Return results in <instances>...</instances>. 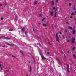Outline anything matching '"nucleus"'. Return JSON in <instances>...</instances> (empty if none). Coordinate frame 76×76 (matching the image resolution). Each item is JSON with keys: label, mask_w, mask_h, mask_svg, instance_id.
I'll use <instances>...</instances> for the list:
<instances>
[{"label": "nucleus", "mask_w": 76, "mask_h": 76, "mask_svg": "<svg viewBox=\"0 0 76 76\" xmlns=\"http://www.w3.org/2000/svg\"><path fill=\"white\" fill-rule=\"evenodd\" d=\"M56 37L57 38V39L56 40V41H58V42H59V38L57 36V33L56 34Z\"/></svg>", "instance_id": "nucleus-1"}, {"label": "nucleus", "mask_w": 76, "mask_h": 76, "mask_svg": "<svg viewBox=\"0 0 76 76\" xmlns=\"http://www.w3.org/2000/svg\"><path fill=\"white\" fill-rule=\"evenodd\" d=\"M75 38H74L72 39V43H75Z\"/></svg>", "instance_id": "nucleus-2"}, {"label": "nucleus", "mask_w": 76, "mask_h": 76, "mask_svg": "<svg viewBox=\"0 0 76 76\" xmlns=\"http://www.w3.org/2000/svg\"><path fill=\"white\" fill-rule=\"evenodd\" d=\"M42 58L43 59V60H45V58L44 56V55H42L41 56Z\"/></svg>", "instance_id": "nucleus-3"}, {"label": "nucleus", "mask_w": 76, "mask_h": 76, "mask_svg": "<svg viewBox=\"0 0 76 76\" xmlns=\"http://www.w3.org/2000/svg\"><path fill=\"white\" fill-rule=\"evenodd\" d=\"M52 7L53 8V10H54V12H56V11H57V8H56L55 7Z\"/></svg>", "instance_id": "nucleus-4"}, {"label": "nucleus", "mask_w": 76, "mask_h": 76, "mask_svg": "<svg viewBox=\"0 0 76 76\" xmlns=\"http://www.w3.org/2000/svg\"><path fill=\"white\" fill-rule=\"evenodd\" d=\"M25 27H23L22 28L21 30L23 32V31H25Z\"/></svg>", "instance_id": "nucleus-5"}, {"label": "nucleus", "mask_w": 76, "mask_h": 76, "mask_svg": "<svg viewBox=\"0 0 76 76\" xmlns=\"http://www.w3.org/2000/svg\"><path fill=\"white\" fill-rule=\"evenodd\" d=\"M51 3L54 6V0H52L51 1Z\"/></svg>", "instance_id": "nucleus-6"}, {"label": "nucleus", "mask_w": 76, "mask_h": 76, "mask_svg": "<svg viewBox=\"0 0 76 76\" xmlns=\"http://www.w3.org/2000/svg\"><path fill=\"white\" fill-rule=\"evenodd\" d=\"M4 39H10V38H8L7 37H4Z\"/></svg>", "instance_id": "nucleus-7"}, {"label": "nucleus", "mask_w": 76, "mask_h": 76, "mask_svg": "<svg viewBox=\"0 0 76 76\" xmlns=\"http://www.w3.org/2000/svg\"><path fill=\"white\" fill-rule=\"evenodd\" d=\"M73 57H74V58H75V59H76V56H75V54H73Z\"/></svg>", "instance_id": "nucleus-8"}, {"label": "nucleus", "mask_w": 76, "mask_h": 76, "mask_svg": "<svg viewBox=\"0 0 76 76\" xmlns=\"http://www.w3.org/2000/svg\"><path fill=\"white\" fill-rule=\"evenodd\" d=\"M30 70L29 72H30V73L31 74V72L32 71V68H31V66H30Z\"/></svg>", "instance_id": "nucleus-9"}, {"label": "nucleus", "mask_w": 76, "mask_h": 76, "mask_svg": "<svg viewBox=\"0 0 76 76\" xmlns=\"http://www.w3.org/2000/svg\"><path fill=\"white\" fill-rule=\"evenodd\" d=\"M2 66L1 64H0V68H1V70H2L3 69H2V67H1Z\"/></svg>", "instance_id": "nucleus-10"}, {"label": "nucleus", "mask_w": 76, "mask_h": 76, "mask_svg": "<svg viewBox=\"0 0 76 76\" xmlns=\"http://www.w3.org/2000/svg\"><path fill=\"white\" fill-rule=\"evenodd\" d=\"M53 13H54V12H52L50 13V14L51 15V16H53Z\"/></svg>", "instance_id": "nucleus-11"}, {"label": "nucleus", "mask_w": 76, "mask_h": 76, "mask_svg": "<svg viewBox=\"0 0 76 76\" xmlns=\"http://www.w3.org/2000/svg\"><path fill=\"white\" fill-rule=\"evenodd\" d=\"M34 5L37 4V1L34 2Z\"/></svg>", "instance_id": "nucleus-12"}, {"label": "nucleus", "mask_w": 76, "mask_h": 76, "mask_svg": "<svg viewBox=\"0 0 76 76\" xmlns=\"http://www.w3.org/2000/svg\"><path fill=\"white\" fill-rule=\"evenodd\" d=\"M43 26H47V25L46 24H43Z\"/></svg>", "instance_id": "nucleus-13"}, {"label": "nucleus", "mask_w": 76, "mask_h": 76, "mask_svg": "<svg viewBox=\"0 0 76 76\" xmlns=\"http://www.w3.org/2000/svg\"><path fill=\"white\" fill-rule=\"evenodd\" d=\"M73 34H76V31H75V30H73Z\"/></svg>", "instance_id": "nucleus-14"}, {"label": "nucleus", "mask_w": 76, "mask_h": 76, "mask_svg": "<svg viewBox=\"0 0 76 76\" xmlns=\"http://www.w3.org/2000/svg\"><path fill=\"white\" fill-rule=\"evenodd\" d=\"M71 16H74V15H75V13H71Z\"/></svg>", "instance_id": "nucleus-15"}, {"label": "nucleus", "mask_w": 76, "mask_h": 76, "mask_svg": "<svg viewBox=\"0 0 76 76\" xmlns=\"http://www.w3.org/2000/svg\"><path fill=\"white\" fill-rule=\"evenodd\" d=\"M75 48H76L75 47H73V48H72V50H73V51H74L75 50Z\"/></svg>", "instance_id": "nucleus-16"}, {"label": "nucleus", "mask_w": 76, "mask_h": 76, "mask_svg": "<svg viewBox=\"0 0 76 76\" xmlns=\"http://www.w3.org/2000/svg\"><path fill=\"white\" fill-rule=\"evenodd\" d=\"M9 31H13V29H9Z\"/></svg>", "instance_id": "nucleus-17"}, {"label": "nucleus", "mask_w": 76, "mask_h": 76, "mask_svg": "<svg viewBox=\"0 0 76 76\" xmlns=\"http://www.w3.org/2000/svg\"><path fill=\"white\" fill-rule=\"evenodd\" d=\"M57 15V13L55 12V17H56V16Z\"/></svg>", "instance_id": "nucleus-18"}, {"label": "nucleus", "mask_w": 76, "mask_h": 76, "mask_svg": "<svg viewBox=\"0 0 76 76\" xmlns=\"http://www.w3.org/2000/svg\"><path fill=\"white\" fill-rule=\"evenodd\" d=\"M72 4H71V3H69V6H71Z\"/></svg>", "instance_id": "nucleus-19"}, {"label": "nucleus", "mask_w": 76, "mask_h": 76, "mask_svg": "<svg viewBox=\"0 0 76 76\" xmlns=\"http://www.w3.org/2000/svg\"><path fill=\"white\" fill-rule=\"evenodd\" d=\"M64 54V57L65 58H66V55H65V54H64V53H63Z\"/></svg>", "instance_id": "nucleus-20"}, {"label": "nucleus", "mask_w": 76, "mask_h": 76, "mask_svg": "<svg viewBox=\"0 0 76 76\" xmlns=\"http://www.w3.org/2000/svg\"><path fill=\"white\" fill-rule=\"evenodd\" d=\"M27 34H28V32L27 31H26L25 33V35H27Z\"/></svg>", "instance_id": "nucleus-21"}, {"label": "nucleus", "mask_w": 76, "mask_h": 76, "mask_svg": "<svg viewBox=\"0 0 76 76\" xmlns=\"http://www.w3.org/2000/svg\"><path fill=\"white\" fill-rule=\"evenodd\" d=\"M39 16L40 17H41L42 16V15L41 14H40L39 15Z\"/></svg>", "instance_id": "nucleus-22"}, {"label": "nucleus", "mask_w": 76, "mask_h": 76, "mask_svg": "<svg viewBox=\"0 0 76 76\" xmlns=\"http://www.w3.org/2000/svg\"><path fill=\"white\" fill-rule=\"evenodd\" d=\"M73 29V28L72 27H69V29Z\"/></svg>", "instance_id": "nucleus-23"}, {"label": "nucleus", "mask_w": 76, "mask_h": 76, "mask_svg": "<svg viewBox=\"0 0 76 76\" xmlns=\"http://www.w3.org/2000/svg\"><path fill=\"white\" fill-rule=\"evenodd\" d=\"M50 54V52H48L47 53V54Z\"/></svg>", "instance_id": "nucleus-24"}, {"label": "nucleus", "mask_w": 76, "mask_h": 76, "mask_svg": "<svg viewBox=\"0 0 76 76\" xmlns=\"http://www.w3.org/2000/svg\"><path fill=\"white\" fill-rule=\"evenodd\" d=\"M10 45L11 46H13L14 45L13 44H10Z\"/></svg>", "instance_id": "nucleus-25"}, {"label": "nucleus", "mask_w": 76, "mask_h": 76, "mask_svg": "<svg viewBox=\"0 0 76 76\" xmlns=\"http://www.w3.org/2000/svg\"><path fill=\"white\" fill-rule=\"evenodd\" d=\"M7 45H10V43H7Z\"/></svg>", "instance_id": "nucleus-26"}, {"label": "nucleus", "mask_w": 76, "mask_h": 76, "mask_svg": "<svg viewBox=\"0 0 76 76\" xmlns=\"http://www.w3.org/2000/svg\"><path fill=\"white\" fill-rule=\"evenodd\" d=\"M70 18H73V17L72 16H70Z\"/></svg>", "instance_id": "nucleus-27"}, {"label": "nucleus", "mask_w": 76, "mask_h": 76, "mask_svg": "<svg viewBox=\"0 0 76 76\" xmlns=\"http://www.w3.org/2000/svg\"><path fill=\"white\" fill-rule=\"evenodd\" d=\"M3 18H1V20H3Z\"/></svg>", "instance_id": "nucleus-28"}, {"label": "nucleus", "mask_w": 76, "mask_h": 76, "mask_svg": "<svg viewBox=\"0 0 76 76\" xmlns=\"http://www.w3.org/2000/svg\"><path fill=\"white\" fill-rule=\"evenodd\" d=\"M65 37H64V35L63 36V38H64Z\"/></svg>", "instance_id": "nucleus-29"}, {"label": "nucleus", "mask_w": 76, "mask_h": 76, "mask_svg": "<svg viewBox=\"0 0 76 76\" xmlns=\"http://www.w3.org/2000/svg\"><path fill=\"white\" fill-rule=\"evenodd\" d=\"M44 19H45V18H43L42 20V21H44Z\"/></svg>", "instance_id": "nucleus-30"}, {"label": "nucleus", "mask_w": 76, "mask_h": 76, "mask_svg": "<svg viewBox=\"0 0 76 76\" xmlns=\"http://www.w3.org/2000/svg\"><path fill=\"white\" fill-rule=\"evenodd\" d=\"M67 71L68 72H69V73H70V71H69V69H67Z\"/></svg>", "instance_id": "nucleus-31"}, {"label": "nucleus", "mask_w": 76, "mask_h": 76, "mask_svg": "<svg viewBox=\"0 0 76 76\" xmlns=\"http://www.w3.org/2000/svg\"><path fill=\"white\" fill-rule=\"evenodd\" d=\"M58 0H56V3H58Z\"/></svg>", "instance_id": "nucleus-32"}, {"label": "nucleus", "mask_w": 76, "mask_h": 76, "mask_svg": "<svg viewBox=\"0 0 76 76\" xmlns=\"http://www.w3.org/2000/svg\"><path fill=\"white\" fill-rule=\"evenodd\" d=\"M59 32L60 34H61L62 33H61V31H59Z\"/></svg>", "instance_id": "nucleus-33"}, {"label": "nucleus", "mask_w": 76, "mask_h": 76, "mask_svg": "<svg viewBox=\"0 0 76 76\" xmlns=\"http://www.w3.org/2000/svg\"><path fill=\"white\" fill-rule=\"evenodd\" d=\"M74 13H75V14H76V11H75L74 12Z\"/></svg>", "instance_id": "nucleus-34"}, {"label": "nucleus", "mask_w": 76, "mask_h": 76, "mask_svg": "<svg viewBox=\"0 0 76 76\" xmlns=\"http://www.w3.org/2000/svg\"><path fill=\"white\" fill-rule=\"evenodd\" d=\"M12 56V57H13L15 58V56H13V55Z\"/></svg>", "instance_id": "nucleus-35"}, {"label": "nucleus", "mask_w": 76, "mask_h": 76, "mask_svg": "<svg viewBox=\"0 0 76 76\" xmlns=\"http://www.w3.org/2000/svg\"><path fill=\"white\" fill-rule=\"evenodd\" d=\"M57 61H59V59L58 58H57Z\"/></svg>", "instance_id": "nucleus-36"}, {"label": "nucleus", "mask_w": 76, "mask_h": 76, "mask_svg": "<svg viewBox=\"0 0 76 76\" xmlns=\"http://www.w3.org/2000/svg\"><path fill=\"white\" fill-rule=\"evenodd\" d=\"M74 10H76V9L75 8H74Z\"/></svg>", "instance_id": "nucleus-37"}, {"label": "nucleus", "mask_w": 76, "mask_h": 76, "mask_svg": "<svg viewBox=\"0 0 76 76\" xmlns=\"http://www.w3.org/2000/svg\"><path fill=\"white\" fill-rule=\"evenodd\" d=\"M15 20H16V21H17V20H18V19H17V18H16L15 19Z\"/></svg>", "instance_id": "nucleus-38"}, {"label": "nucleus", "mask_w": 76, "mask_h": 76, "mask_svg": "<svg viewBox=\"0 0 76 76\" xmlns=\"http://www.w3.org/2000/svg\"><path fill=\"white\" fill-rule=\"evenodd\" d=\"M69 40H67V42H69Z\"/></svg>", "instance_id": "nucleus-39"}, {"label": "nucleus", "mask_w": 76, "mask_h": 76, "mask_svg": "<svg viewBox=\"0 0 76 76\" xmlns=\"http://www.w3.org/2000/svg\"><path fill=\"white\" fill-rule=\"evenodd\" d=\"M2 47H5V46H2Z\"/></svg>", "instance_id": "nucleus-40"}, {"label": "nucleus", "mask_w": 76, "mask_h": 76, "mask_svg": "<svg viewBox=\"0 0 76 76\" xmlns=\"http://www.w3.org/2000/svg\"><path fill=\"white\" fill-rule=\"evenodd\" d=\"M39 46H41V44L40 43H39Z\"/></svg>", "instance_id": "nucleus-41"}, {"label": "nucleus", "mask_w": 76, "mask_h": 76, "mask_svg": "<svg viewBox=\"0 0 76 76\" xmlns=\"http://www.w3.org/2000/svg\"><path fill=\"white\" fill-rule=\"evenodd\" d=\"M66 23L67 24H68V22H66Z\"/></svg>", "instance_id": "nucleus-42"}, {"label": "nucleus", "mask_w": 76, "mask_h": 76, "mask_svg": "<svg viewBox=\"0 0 76 76\" xmlns=\"http://www.w3.org/2000/svg\"><path fill=\"white\" fill-rule=\"evenodd\" d=\"M59 9H60V10H61V8H60Z\"/></svg>", "instance_id": "nucleus-43"}, {"label": "nucleus", "mask_w": 76, "mask_h": 76, "mask_svg": "<svg viewBox=\"0 0 76 76\" xmlns=\"http://www.w3.org/2000/svg\"><path fill=\"white\" fill-rule=\"evenodd\" d=\"M65 32H67V30H65Z\"/></svg>", "instance_id": "nucleus-44"}, {"label": "nucleus", "mask_w": 76, "mask_h": 76, "mask_svg": "<svg viewBox=\"0 0 76 76\" xmlns=\"http://www.w3.org/2000/svg\"><path fill=\"white\" fill-rule=\"evenodd\" d=\"M67 53H69V51H68Z\"/></svg>", "instance_id": "nucleus-45"}, {"label": "nucleus", "mask_w": 76, "mask_h": 76, "mask_svg": "<svg viewBox=\"0 0 76 76\" xmlns=\"http://www.w3.org/2000/svg\"><path fill=\"white\" fill-rule=\"evenodd\" d=\"M28 62L29 63H30V61H28Z\"/></svg>", "instance_id": "nucleus-46"}, {"label": "nucleus", "mask_w": 76, "mask_h": 76, "mask_svg": "<svg viewBox=\"0 0 76 76\" xmlns=\"http://www.w3.org/2000/svg\"><path fill=\"white\" fill-rule=\"evenodd\" d=\"M33 31H34V28H33Z\"/></svg>", "instance_id": "nucleus-47"}, {"label": "nucleus", "mask_w": 76, "mask_h": 76, "mask_svg": "<svg viewBox=\"0 0 76 76\" xmlns=\"http://www.w3.org/2000/svg\"><path fill=\"white\" fill-rule=\"evenodd\" d=\"M38 24H39V25H40V23H38Z\"/></svg>", "instance_id": "nucleus-48"}, {"label": "nucleus", "mask_w": 76, "mask_h": 76, "mask_svg": "<svg viewBox=\"0 0 76 76\" xmlns=\"http://www.w3.org/2000/svg\"><path fill=\"white\" fill-rule=\"evenodd\" d=\"M2 6V5H1V4H0V6Z\"/></svg>", "instance_id": "nucleus-49"}, {"label": "nucleus", "mask_w": 76, "mask_h": 76, "mask_svg": "<svg viewBox=\"0 0 76 76\" xmlns=\"http://www.w3.org/2000/svg\"><path fill=\"white\" fill-rule=\"evenodd\" d=\"M1 37H0V39H1Z\"/></svg>", "instance_id": "nucleus-50"}, {"label": "nucleus", "mask_w": 76, "mask_h": 76, "mask_svg": "<svg viewBox=\"0 0 76 76\" xmlns=\"http://www.w3.org/2000/svg\"><path fill=\"white\" fill-rule=\"evenodd\" d=\"M37 45H38V43H37Z\"/></svg>", "instance_id": "nucleus-51"}, {"label": "nucleus", "mask_w": 76, "mask_h": 76, "mask_svg": "<svg viewBox=\"0 0 76 76\" xmlns=\"http://www.w3.org/2000/svg\"><path fill=\"white\" fill-rule=\"evenodd\" d=\"M50 44V45H51V44Z\"/></svg>", "instance_id": "nucleus-52"}, {"label": "nucleus", "mask_w": 76, "mask_h": 76, "mask_svg": "<svg viewBox=\"0 0 76 76\" xmlns=\"http://www.w3.org/2000/svg\"><path fill=\"white\" fill-rule=\"evenodd\" d=\"M22 53V54H23V53Z\"/></svg>", "instance_id": "nucleus-53"}, {"label": "nucleus", "mask_w": 76, "mask_h": 76, "mask_svg": "<svg viewBox=\"0 0 76 76\" xmlns=\"http://www.w3.org/2000/svg\"><path fill=\"white\" fill-rule=\"evenodd\" d=\"M68 67H69V66H68Z\"/></svg>", "instance_id": "nucleus-54"}, {"label": "nucleus", "mask_w": 76, "mask_h": 76, "mask_svg": "<svg viewBox=\"0 0 76 76\" xmlns=\"http://www.w3.org/2000/svg\"><path fill=\"white\" fill-rule=\"evenodd\" d=\"M32 58H33V57H32Z\"/></svg>", "instance_id": "nucleus-55"}, {"label": "nucleus", "mask_w": 76, "mask_h": 76, "mask_svg": "<svg viewBox=\"0 0 76 76\" xmlns=\"http://www.w3.org/2000/svg\"><path fill=\"white\" fill-rule=\"evenodd\" d=\"M73 0L74 1V0Z\"/></svg>", "instance_id": "nucleus-56"}]
</instances>
